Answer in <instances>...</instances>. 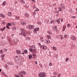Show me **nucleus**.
<instances>
[{"instance_id": "f257e3e1", "label": "nucleus", "mask_w": 77, "mask_h": 77, "mask_svg": "<svg viewBox=\"0 0 77 77\" xmlns=\"http://www.w3.org/2000/svg\"><path fill=\"white\" fill-rule=\"evenodd\" d=\"M46 75V73L45 72H41L38 74V76L39 77H45Z\"/></svg>"}, {"instance_id": "f03ea898", "label": "nucleus", "mask_w": 77, "mask_h": 77, "mask_svg": "<svg viewBox=\"0 0 77 77\" xmlns=\"http://www.w3.org/2000/svg\"><path fill=\"white\" fill-rule=\"evenodd\" d=\"M20 30L21 32H22V33H20L19 35H22V34H23V35L24 36H26V35L25 34V31L24 30V29L21 28Z\"/></svg>"}, {"instance_id": "7ed1b4c3", "label": "nucleus", "mask_w": 77, "mask_h": 77, "mask_svg": "<svg viewBox=\"0 0 77 77\" xmlns=\"http://www.w3.org/2000/svg\"><path fill=\"white\" fill-rule=\"evenodd\" d=\"M30 48H31L32 50L33 53L34 54L35 53L36 51V47H35V46L32 45L31 46V47H30Z\"/></svg>"}, {"instance_id": "20e7f679", "label": "nucleus", "mask_w": 77, "mask_h": 77, "mask_svg": "<svg viewBox=\"0 0 77 77\" xmlns=\"http://www.w3.org/2000/svg\"><path fill=\"white\" fill-rule=\"evenodd\" d=\"M35 26L34 25H30L28 27L29 29H34Z\"/></svg>"}, {"instance_id": "39448f33", "label": "nucleus", "mask_w": 77, "mask_h": 77, "mask_svg": "<svg viewBox=\"0 0 77 77\" xmlns=\"http://www.w3.org/2000/svg\"><path fill=\"white\" fill-rule=\"evenodd\" d=\"M39 28H36L35 29H34V32L35 33V32L37 33L36 32H37V31H39Z\"/></svg>"}, {"instance_id": "423d86ee", "label": "nucleus", "mask_w": 77, "mask_h": 77, "mask_svg": "<svg viewBox=\"0 0 77 77\" xmlns=\"http://www.w3.org/2000/svg\"><path fill=\"white\" fill-rule=\"evenodd\" d=\"M44 42L45 43H46V44H50V41H49V40H48V39H47V40H45L44 41Z\"/></svg>"}, {"instance_id": "0eeeda50", "label": "nucleus", "mask_w": 77, "mask_h": 77, "mask_svg": "<svg viewBox=\"0 0 77 77\" xmlns=\"http://www.w3.org/2000/svg\"><path fill=\"white\" fill-rule=\"evenodd\" d=\"M16 52L17 54H21V51L20 50H17Z\"/></svg>"}, {"instance_id": "6e6552de", "label": "nucleus", "mask_w": 77, "mask_h": 77, "mask_svg": "<svg viewBox=\"0 0 77 77\" xmlns=\"http://www.w3.org/2000/svg\"><path fill=\"white\" fill-rule=\"evenodd\" d=\"M42 48L44 50H47V48L46 46L44 45L42 46Z\"/></svg>"}, {"instance_id": "1a4fd4ad", "label": "nucleus", "mask_w": 77, "mask_h": 77, "mask_svg": "<svg viewBox=\"0 0 77 77\" xmlns=\"http://www.w3.org/2000/svg\"><path fill=\"white\" fill-rule=\"evenodd\" d=\"M6 2L4 1L2 4V6H5V5H6Z\"/></svg>"}, {"instance_id": "9d476101", "label": "nucleus", "mask_w": 77, "mask_h": 77, "mask_svg": "<svg viewBox=\"0 0 77 77\" xmlns=\"http://www.w3.org/2000/svg\"><path fill=\"white\" fill-rule=\"evenodd\" d=\"M57 30V26H54L53 27V30L54 31H56Z\"/></svg>"}, {"instance_id": "9b49d317", "label": "nucleus", "mask_w": 77, "mask_h": 77, "mask_svg": "<svg viewBox=\"0 0 77 77\" xmlns=\"http://www.w3.org/2000/svg\"><path fill=\"white\" fill-rule=\"evenodd\" d=\"M71 38L72 40L75 41V36H72L71 37Z\"/></svg>"}, {"instance_id": "f8f14e48", "label": "nucleus", "mask_w": 77, "mask_h": 77, "mask_svg": "<svg viewBox=\"0 0 77 77\" xmlns=\"http://www.w3.org/2000/svg\"><path fill=\"white\" fill-rule=\"evenodd\" d=\"M29 59H31L32 58V54H29Z\"/></svg>"}, {"instance_id": "ddd939ff", "label": "nucleus", "mask_w": 77, "mask_h": 77, "mask_svg": "<svg viewBox=\"0 0 77 77\" xmlns=\"http://www.w3.org/2000/svg\"><path fill=\"white\" fill-rule=\"evenodd\" d=\"M21 73L23 74L24 75H26V74H27V73H26L25 71L21 72Z\"/></svg>"}, {"instance_id": "4468645a", "label": "nucleus", "mask_w": 77, "mask_h": 77, "mask_svg": "<svg viewBox=\"0 0 77 77\" xmlns=\"http://www.w3.org/2000/svg\"><path fill=\"white\" fill-rule=\"evenodd\" d=\"M0 17H2V18H5V15H4L3 14H0Z\"/></svg>"}, {"instance_id": "2eb2a0df", "label": "nucleus", "mask_w": 77, "mask_h": 77, "mask_svg": "<svg viewBox=\"0 0 77 77\" xmlns=\"http://www.w3.org/2000/svg\"><path fill=\"white\" fill-rule=\"evenodd\" d=\"M53 49L55 51H57V48L54 46L53 47Z\"/></svg>"}, {"instance_id": "dca6fc26", "label": "nucleus", "mask_w": 77, "mask_h": 77, "mask_svg": "<svg viewBox=\"0 0 77 77\" xmlns=\"http://www.w3.org/2000/svg\"><path fill=\"white\" fill-rule=\"evenodd\" d=\"M21 23L22 25H26V22H21Z\"/></svg>"}, {"instance_id": "f3484780", "label": "nucleus", "mask_w": 77, "mask_h": 77, "mask_svg": "<svg viewBox=\"0 0 77 77\" xmlns=\"http://www.w3.org/2000/svg\"><path fill=\"white\" fill-rule=\"evenodd\" d=\"M21 3H23V4H25V1H24L23 0H20Z\"/></svg>"}, {"instance_id": "a211bd4d", "label": "nucleus", "mask_w": 77, "mask_h": 77, "mask_svg": "<svg viewBox=\"0 0 77 77\" xmlns=\"http://www.w3.org/2000/svg\"><path fill=\"white\" fill-rule=\"evenodd\" d=\"M8 16H11L12 15V13H11V12H9L8 13Z\"/></svg>"}, {"instance_id": "6ab92c4d", "label": "nucleus", "mask_w": 77, "mask_h": 77, "mask_svg": "<svg viewBox=\"0 0 77 77\" xmlns=\"http://www.w3.org/2000/svg\"><path fill=\"white\" fill-rule=\"evenodd\" d=\"M48 34H49V35H51L52 34V32L51 31H48Z\"/></svg>"}, {"instance_id": "aec40b11", "label": "nucleus", "mask_w": 77, "mask_h": 77, "mask_svg": "<svg viewBox=\"0 0 77 77\" xmlns=\"http://www.w3.org/2000/svg\"><path fill=\"white\" fill-rule=\"evenodd\" d=\"M40 40H41V41H42V42H43L44 41V38H43L42 37H41L40 38Z\"/></svg>"}, {"instance_id": "412c9836", "label": "nucleus", "mask_w": 77, "mask_h": 77, "mask_svg": "<svg viewBox=\"0 0 77 77\" xmlns=\"http://www.w3.org/2000/svg\"><path fill=\"white\" fill-rule=\"evenodd\" d=\"M5 29V27H4L3 28H1L0 30H1V31H4Z\"/></svg>"}, {"instance_id": "4be33fe9", "label": "nucleus", "mask_w": 77, "mask_h": 77, "mask_svg": "<svg viewBox=\"0 0 77 77\" xmlns=\"http://www.w3.org/2000/svg\"><path fill=\"white\" fill-rule=\"evenodd\" d=\"M47 37L48 39H50L51 38V36L50 35H47Z\"/></svg>"}, {"instance_id": "5701e85b", "label": "nucleus", "mask_w": 77, "mask_h": 77, "mask_svg": "<svg viewBox=\"0 0 77 77\" xmlns=\"http://www.w3.org/2000/svg\"><path fill=\"white\" fill-rule=\"evenodd\" d=\"M53 63H52L51 62H50L49 63V65L50 66H53Z\"/></svg>"}, {"instance_id": "b1692460", "label": "nucleus", "mask_w": 77, "mask_h": 77, "mask_svg": "<svg viewBox=\"0 0 77 77\" xmlns=\"http://www.w3.org/2000/svg\"><path fill=\"white\" fill-rule=\"evenodd\" d=\"M2 24L5 25V24H6V23H5V21L4 20H3L2 21Z\"/></svg>"}, {"instance_id": "393cba45", "label": "nucleus", "mask_w": 77, "mask_h": 77, "mask_svg": "<svg viewBox=\"0 0 77 77\" xmlns=\"http://www.w3.org/2000/svg\"><path fill=\"white\" fill-rule=\"evenodd\" d=\"M53 74L54 75H57V73H56V71H54Z\"/></svg>"}, {"instance_id": "a878e982", "label": "nucleus", "mask_w": 77, "mask_h": 77, "mask_svg": "<svg viewBox=\"0 0 77 77\" xmlns=\"http://www.w3.org/2000/svg\"><path fill=\"white\" fill-rule=\"evenodd\" d=\"M18 75H20V76L21 77H23V75L22 74L20 73V72L18 73Z\"/></svg>"}, {"instance_id": "bb28decb", "label": "nucleus", "mask_w": 77, "mask_h": 77, "mask_svg": "<svg viewBox=\"0 0 77 77\" xmlns=\"http://www.w3.org/2000/svg\"><path fill=\"white\" fill-rule=\"evenodd\" d=\"M69 60V58H66V62H67V61H68V60Z\"/></svg>"}, {"instance_id": "cd10ccee", "label": "nucleus", "mask_w": 77, "mask_h": 77, "mask_svg": "<svg viewBox=\"0 0 77 77\" xmlns=\"http://www.w3.org/2000/svg\"><path fill=\"white\" fill-rule=\"evenodd\" d=\"M28 39V40H30V38L29 37H27L26 38V40Z\"/></svg>"}, {"instance_id": "c85d7f7f", "label": "nucleus", "mask_w": 77, "mask_h": 77, "mask_svg": "<svg viewBox=\"0 0 77 77\" xmlns=\"http://www.w3.org/2000/svg\"><path fill=\"white\" fill-rule=\"evenodd\" d=\"M54 13H55L56 14H59V11H54Z\"/></svg>"}, {"instance_id": "c756f323", "label": "nucleus", "mask_w": 77, "mask_h": 77, "mask_svg": "<svg viewBox=\"0 0 77 77\" xmlns=\"http://www.w3.org/2000/svg\"><path fill=\"white\" fill-rule=\"evenodd\" d=\"M15 60H18V56H17L15 57Z\"/></svg>"}, {"instance_id": "7c9ffc66", "label": "nucleus", "mask_w": 77, "mask_h": 77, "mask_svg": "<svg viewBox=\"0 0 77 77\" xmlns=\"http://www.w3.org/2000/svg\"><path fill=\"white\" fill-rule=\"evenodd\" d=\"M24 53H25L26 54H27V50H24Z\"/></svg>"}, {"instance_id": "2f4dec72", "label": "nucleus", "mask_w": 77, "mask_h": 77, "mask_svg": "<svg viewBox=\"0 0 77 77\" xmlns=\"http://www.w3.org/2000/svg\"><path fill=\"white\" fill-rule=\"evenodd\" d=\"M58 9L59 10V11L60 12L62 11V9L61 8H60V7H59L58 8Z\"/></svg>"}, {"instance_id": "473e14b6", "label": "nucleus", "mask_w": 77, "mask_h": 77, "mask_svg": "<svg viewBox=\"0 0 77 77\" xmlns=\"http://www.w3.org/2000/svg\"><path fill=\"white\" fill-rule=\"evenodd\" d=\"M56 21L58 24H60V21L58 20H57Z\"/></svg>"}, {"instance_id": "72a5a7b5", "label": "nucleus", "mask_w": 77, "mask_h": 77, "mask_svg": "<svg viewBox=\"0 0 77 77\" xmlns=\"http://www.w3.org/2000/svg\"><path fill=\"white\" fill-rule=\"evenodd\" d=\"M25 17H29V14H26L25 15Z\"/></svg>"}, {"instance_id": "f704fd0d", "label": "nucleus", "mask_w": 77, "mask_h": 77, "mask_svg": "<svg viewBox=\"0 0 77 77\" xmlns=\"http://www.w3.org/2000/svg\"><path fill=\"white\" fill-rule=\"evenodd\" d=\"M7 26H11V23H8V24H7Z\"/></svg>"}, {"instance_id": "c9c22d12", "label": "nucleus", "mask_w": 77, "mask_h": 77, "mask_svg": "<svg viewBox=\"0 0 77 77\" xmlns=\"http://www.w3.org/2000/svg\"><path fill=\"white\" fill-rule=\"evenodd\" d=\"M29 51H31V52H33V50H32V49L31 48H29Z\"/></svg>"}, {"instance_id": "e433bc0d", "label": "nucleus", "mask_w": 77, "mask_h": 77, "mask_svg": "<svg viewBox=\"0 0 77 77\" xmlns=\"http://www.w3.org/2000/svg\"><path fill=\"white\" fill-rule=\"evenodd\" d=\"M7 49H4V52H5V53H6L7 52Z\"/></svg>"}, {"instance_id": "4c0bfd02", "label": "nucleus", "mask_w": 77, "mask_h": 77, "mask_svg": "<svg viewBox=\"0 0 77 77\" xmlns=\"http://www.w3.org/2000/svg\"><path fill=\"white\" fill-rule=\"evenodd\" d=\"M15 77H20V76H19L17 75H15Z\"/></svg>"}, {"instance_id": "58836bf2", "label": "nucleus", "mask_w": 77, "mask_h": 77, "mask_svg": "<svg viewBox=\"0 0 77 77\" xmlns=\"http://www.w3.org/2000/svg\"><path fill=\"white\" fill-rule=\"evenodd\" d=\"M15 18L17 20H18L19 19V17L18 16H16Z\"/></svg>"}, {"instance_id": "ea45409f", "label": "nucleus", "mask_w": 77, "mask_h": 77, "mask_svg": "<svg viewBox=\"0 0 77 77\" xmlns=\"http://www.w3.org/2000/svg\"><path fill=\"white\" fill-rule=\"evenodd\" d=\"M64 38H68V35H64Z\"/></svg>"}, {"instance_id": "a19ab883", "label": "nucleus", "mask_w": 77, "mask_h": 77, "mask_svg": "<svg viewBox=\"0 0 77 77\" xmlns=\"http://www.w3.org/2000/svg\"><path fill=\"white\" fill-rule=\"evenodd\" d=\"M3 50H1L0 51V53L1 54H3Z\"/></svg>"}, {"instance_id": "79ce46f5", "label": "nucleus", "mask_w": 77, "mask_h": 77, "mask_svg": "<svg viewBox=\"0 0 77 77\" xmlns=\"http://www.w3.org/2000/svg\"><path fill=\"white\" fill-rule=\"evenodd\" d=\"M66 27L65 26H63V30H65V28Z\"/></svg>"}, {"instance_id": "37998d69", "label": "nucleus", "mask_w": 77, "mask_h": 77, "mask_svg": "<svg viewBox=\"0 0 77 77\" xmlns=\"http://www.w3.org/2000/svg\"><path fill=\"white\" fill-rule=\"evenodd\" d=\"M61 36V39L62 40V39H63V36H62V35H60Z\"/></svg>"}, {"instance_id": "c03bdc74", "label": "nucleus", "mask_w": 77, "mask_h": 77, "mask_svg": "<svg viewBox=\"0 0 77 77\" xmlns=\"http://www.w3.org/2000/svg\"><path fill=\"white\" fill-rule=\"evenodd\" d=\"M70 26H71V25H70V24H69L67 25V27H69Z\"/></svg>"}, {"instance_id": "a18cd8bd", "label": "nucleus", "mask_w": 77, "mask_h": 77, "mask_svg": "<svg viewBox=\"0 0 77 77\" xmlns=\"http://www.w3.org/2000/svg\"><path fill=\"white\" fill-rule=\"evenodd\" d=\"M11 26H14V23H11Z\"/></svg>"}, {"instance_id": "49530a36", "label": "nucleus", "mask_w": 77, "mask_h": 77, "mask_svg": "<svg viewBox=\"0 0 77 77\" xmlns=\"http://www.w3.org/2000/svg\"><path fill=\"white\" fill-rule=\"evenodd\" d=\"M53 23H54V20H52L51 21L50 23L52 24Z\"/></svg>"}, {"instance_id": "de8ad7c7", "label": "nucleus", "mask_w": 77, "mask_h": 77, "mask_svg": "<svg viewBox=\"0 0 77 77\" xmlns=\"http://www.w3.org/2000/svg\"><path fill=\"white\" fill-rule=\"evenodd\" d=\"M39 65H40V66L41 67V68H42V67H43V66H42V65L41 64H39Z\"/></svg>"}, {"instance_id": "09e8293b", "label": "nucleus", "mask_w": 77, "mask_h": 77, "mask_svg": "<svg viewBox=\"0 0 77 77\" xmlns=\"http://www.w3.org/2000/svg\"><path fill=\"white\" fill-rule=\"evenodd\" d=\"M61 8L63 10L65 9V7H64L63 6H61Z\"/></svg>"}, {"instance_id": "8fccbe9b", "label": "nucleus", "mask_w": 77, "mask_h": 77, "mask_svg": "<svg viewBox=\"0 0 77 77\" xmlns=\"http://www.w3.org/2000/svg\"><path fill=\"white\" fill-rule=\"evenodd\" d=\"M32 55L33 57H35L36 56V54H32Z\"/></svg>"}, {"instance_id": "3c124183", "label": "nucleus", "mask_w": 77, "mask_h": 77, "mask_svg": "<svg viewBox=\"0 0 77 77\" xmlns=\"http://www.w3.org/2000/svg\"><path fill=\"white\" fill-rule=\"evenodd\" d=\"M5 57V55L3 54L1 56V57Z\"/></svg>"}, {"instance_id": "603ef678", "label": "nucleus", "mask_w": 77, "mask_h": 77, "mask_svg": "<svg viewBox=\"0 0 77 77\" xmlns=\"http://www.w3.org/2000/svg\"><path fill=\"white\" fill-rule=\"evenodd\" d=\"M6 27L8 29H10V27H9L8 26H6Z\"/></svg>"}, {"instance_id": "864d4df0", "label": "nucleus", "mask_w": 77, "mask_h": 77, "mask_svg": "<svg viewBox=\"0 0 77 77\" xmlns=\"http://www.w3.org/2000/svg\"><path fill=\"white\" fill-rule=\"evenodd\" d=\"M39 11V9H36V10H35V12H36V11Z\"/></svg>"}, {"instance_id": "5fc2aeb1", "label": "nucleus", "mask_w": 77, "mask_h": 77, "mask_svg": "<svg viewBox=\"0 0 77 77\" xmlns=\"http://www.w3.org/2000/svg\"><path fill=\"white\" fill-rule=\"evenodd\" d=\"M71 18H75V16H72Z\"/></svg>"}, {"instance_id": "6e6d98bb", "label": "nucleus", "mask_w": 77, "mask_h": 77, "mask_svg": "<svg viewBox=\"0 0 77 77\" xmlns=\"http://www.w3.org/2000/svg\"><path fill=\"white\" fill-rule=\"evenodd\" d=\"M14 29L15 30H16V29L17 27H16L15 26H14Z\"/></svg>"}, {"instance_id": "4d7b16f0", "label": "nucleus", "mask_w": 77, "mask_h": 77, "mask_svg": "<svg viewBox=\"0 0 77 77\" xmlns=\"http://www.w3.org/2000/svg\"><path fill=\"white\" fill-rule=\"evenodd\" d=\"M58 77H60V74H58Z\"/></svg>"}, {"instance_id": "13d9d810", "label": "nucleus", "mask_w": 77, "mask_h": 77, "mask_svg": "<svg viewBox=\"0 0 77 77\" xmlns=\"http://www.w3.org/2000/svg\"><path fill=\"white\" fill-rule=\"evenodd\" d=\"M35 64L37 65V64H38V62H37V61H35Z\"/></svg>"}, {"instance_id": "bf43d9fd", "label": "nucleus", "mask_w": 77, "mask_h": 77, "mask_svg": "<svg viewBox=\"0 0 77 77\" xmlns=\"http://www.w3.org/2000/svg\"><path fill=\"white\" fill-rule=\"evenodd\" d=\"M31 1L32 2H35V0H31Z\"/></svg>"}, {"instance_id": "052dcab7", "label": "nucleus", "mask_w": 77, "mask_h": 77, "mask_svg": "<svg viewBox=\"0 0 77 77\" xmlns=\"http://www.w3.org/2000/svg\"><path fill=\"white\" fill-rule=\"evenodd\" d=\"M59 35H57V38H59Z\"/></svg>"}, {"instance_id": "680f3d73", "label": "nucleus", "mask_w": 77, "mask_h": 77, "mask_svg": "<svg viewBox=\"0 0 77 77\" xmlns=\"http://www.w3.org/2000/svg\"><path fill=\"white\" fill-rule=\"evenodd\" d=\"M5 68L7 69V70H8V67H5Z\"/></svg>"}, {"instance_id": "e2e57ef3", "label": "nucleus", "mask_w": 77, "mask_h": 77, "mask_svg": "<svg viewBox=\"0 0 77 77\" xmlns=\"http://www.w3.org/2000/svg\"><path fill=\"white\" fill-rule=\"evenodd\" d=\"M5 68H6V67H8V65H5Z\"/></svg>"}, {"instance_id": "0e129e2a", "label": "nucleus", "mask_w": 77, "mask_h": 77, "mask_svg": "<svg viewBox=\"0 0 77 77\" xmlns=\"http://www.w3.org/2000/svg\"><path fill=\"white\" fill-rule=\"evenodd\" d=\"M56 32H57V33H58V32H59V30H57L56 31Z\"/></svg>"}, {"instance_id": "69168bd1", "label": "nucleus", "mask_w": 77, "mask_h": 77, "mask_svg": "<svg viewBox=\"0 0 77 77\" xmlns=\"http://www.w3.org/2000/svg\"><path fill=\"white\" fill-rule=\"evenodd\" d=\"M61 22H63V19H61Z\"/></svg>"}, {"instance_id": "338daca9", "label": "nucleus", "mask_w": 77, "mask_h": 77, "mask_svg": "<svg viewBox=\"0 0 77 77\" xmlns=\"http://www.w3.org/2000/svg\"><path fill=\"white\" fill-rule=\"evenodd\" d=\"M2 60H4V58H3V57H2Z\"/></svg>"}, {"instance_id": "774afa93", "label": "nucleus", "mask_w": 77, "mask_h": 77, "mask_svg": "<svg viewBox=\"0 0 77 77\" xmlns=\"http://www.w3.org/2000/svg\"><path fill=\"white\" fill-rule=\"evenodd\" d=\"M20 77H24V76L23 75V76H20Z\"/></svg>"}]
</instances>
